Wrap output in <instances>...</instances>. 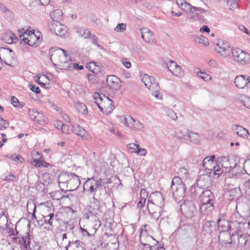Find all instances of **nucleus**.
Listing matches in <instances>:
<instances>
[{
	"instance_id": "nucleus-45",
	"label": "nucleus",
	"mask_w": 250,
	"mask_h": 250,
	"mask_svg": "<svg viewBox=\"0 0 250 250\" xmlns=\"http://www.w3.org/2000/svg\"><path fill=\"white\" fill-rule=\"evenodd\" d=\"M3 176L4 177L3 179L5 181H8L9 182H11L18 180L16 176L13 175L11 172L5 174L3 175Z\"/></svg>"
},
{
	"instance_id": "nucleus-1",
	"label": "nucleus",
	"mask_w": 250,
	"mask_h": 250,
	"mask_svg": "<svg viewBox=\"0 0 250 250\" xmlns=\"http://www.w3.org/2000/svg\"><path fill=\"white\" fill-rule=\"evenodd\" d=\"M214 196L210 190H204L199 196L201 203L200 212L203 215H208L214 209Z\"/></svg>"
},
{
	"instance_id": "nucleus-53",
	"label": "nucleus",
	"mask_w": 250,
	"mask_h": 250,
	"mask_svg": "<svg viewBox=\"0 0 250 250\" xmlns=\"http://www.w3.org/2000/svg\"><path fill=\"white\" fill-rule=\"evenodd\" d=\"M227 3L230 10H234L237 7V0H228Z\"/></svg>"
},
{
	"instance_id": "nucleus-42",
	"label": "nucleus",
	"mask_w": 250,
	"mask_h": 250,
	"mask_svg": "<svg viewBox=\"0 0 250 250\" xmlns=\"http://www.w3.org/2000/svg\"><path fill=\"white\" fill-rule=\"evenodd\" d=\"M76 107L79 112L86 114L88 113L87 107L83 103L78 102L76 104Z\"/></svg>"
},
{
	"instance_id": "nucleus-7",
	"label": "nucleus",
	"mask_w": 250,
	"mask_h": 250,
	"mask_svg": "<svg viewBox=\"0 0 250 250\" xmlns=\"http://www.w3.org/2000/svg\"><path fill=\"white\" fill-rule=\"evenodd\" d=\"M0 60L7 65L14 66L16 62L15 52L11 49L0 48Z\"/></svg>"
},
{
	"instance_id": "nucleus-47",
	"label": "nucleus",
	"mask_w": 250,
	"mask_h": 250,
	"mask_svg": "<svg viewBox=\"0 0 250 250\" xmlns=\"http://www.w3.org/2000/svg\"><path fill=\"white\" fill-rule=\"evenodd\" d=\"M8 220L7 216L3 213L0 214V228L7 226Z\"/></svg>"
},
{
	"instance_id": "nucleus-34",
	"label": "nucleus",
	"mask_w": 250,
	"mask_h": 250,
	"mask_svg": "<svg viewBox=\"0 0 250 250\" xmlns=\"http://www.w3.org/2000/svg\"><path fill=\"white\" fill-rule=\"evenodd\" d=\"M237 225V230H241L242 232H245L248 235H250V222L241 223H235Z\"/></svg>"
},
{
	"instance_id": "nucleus-50",
	"label": "nucleus",
	"mask_w": 250,
	"mask_h": 250,
	"mask_svg": "<svg viewBox=\"0 0 250 250\" xmlns=\"http://www.w3.org/2000/svg\"><path fill=\"white\" fill-rule=\"evenodd\" d=\"M43 160L41 158L38 159H34L31 162V164L33 165L34 166L38 167H42Z\"/></svg>"
},
{
	"instance_id": "nucleus-33",
	"label": "nucleus",
	"mask_w": 250,
	"mask_h": 250,
	"mask_svg": "<svg viewBox=\"0 0 250 250\" xmlns=\"http://www.w3.org/2000/svg\"><path fill=\"white\" fill-rule=\"evenodd\" d=\"M233 131L239 136L244 138H247L249 135L248 130L240 125H236Z\"/></svg>"
},
{
	"instance_id": "nucleus-16",
	"label": "nucleus",
	"mask_w": 250,
	"mask_h": 250,
	"mask_svg": "<svg viewBox=\"0 0 250 250\" xmlns=\"http://www.w3.org/2000/svg\"><path fill=\"white\" fill-rule=\"evenodd\" d=\"M163 206L147 203V208L150 216L156 220L159 219L163 211Z\"/></svg>"
},
{
	"instance_id": "nucleus-46",
	"label": "nucleus",
	"mask_w": 250,
	"mask_h": 250,
	"mask_svg": "<svg viewBox=\"0 0 250 250\" xmlns=\"http://www.w3.org/2000/svg\"><path fill=\"white\" fill-rule=\"evenodd\" d=\"M126 27L125 23H119L114 28V31L117 33H122L126 30Z\"/></svg>"
},
{
	"instance_id": "nucleus-11",
	"label": "nucleus",
	"mask_w": 250,
	"mask_h": 250,
	"mask_svg": "<svg viewBox=\"0 0 250 250\" xmlns=\"http://www.w3.org/2000/svg\"><path fill=\"white\" fill-rule=\"evenodd\" d=\"M230 238L231 241L229 242V244L234 243L242 247L245 246L248 241L244 232L237 230V229L230 234Z\"/></svg>"
},
{
	"instance_id": "nucleus-57",
	"label": "nucleus",
	"mask_w": 250,
	"mask_h": 250,
	"mask_svg": "<svg viewBox=\"0 0 250 250\" xmlns=\"http://www.w3.org/2000/svg\"><path fill=\"white\" fill-rule=\"evenodd\" d=\"M63 133H65L66 134H70L71 131H72V129L69 126V125L67 124H64L63 126H62V130Z\"/></svg>"
},
{
	"instance_id": "nucleus-60",
	"label": "nucleus",
	"mask_w": 250,
	"mask_h": 250,
	"mask_svg": "<svg viewBox=\"0 0 250 250\" xmlns=\"http://www.w3.org/2000/svg\"><path fill=\"white\" fill-rule=\"evenodd\" d=\"M122 63H123V64L127 68H130L131 66V62H130V61L126 59V58H124V59H122Z\"/></svg>"
},
{
	"instance_id": "nucleus-55",
	"label": "nucleus",
	"mask_w": 250,
	"mask_h": 250,
	"mask_svg": "<svg viewBox=\"0 0 250 250\" xmlns=\"http://www.w3.org/2000/svg\"><path fill=\"white\" fill-rule=\"evenodd\" d=\"M167 116H169L171 119L174 120L177 119V116L176 114L172 109H168L167 110Z\"/></svg>"
},
{
	"instance_id": "nucleus-44",
	"label": "nucleus",
	"mask_w": 250,
	"mask_h": 250,
	"mask_svg": "<svg viewBox=\"0 0 250 250\" xmlns=\"http://www.w3.org/2000/svg\"><path fill=\"white\" fill-rule=\"evenodd\" d=\"M54 217V213H50L47 215L43 216V219H44V223L51 226L52 225Z\"/></svg>"
},
{
	"instance_id": "nucleus-3",
	"label": "nucleus",
	"mask_w": 250,
	"mask_h": 250,
	"mask_svg": "<svg viewBox=\"0 0 250 250\" xmlns=\"http://www.w3.org/2000/svg\"><path fill=\"white\" fill-rule=\"evenodd\" d=\"M214 155L205 158L202 162V167L207 169V173L210 174L213 178L217 179L223 172L224 170L221 169L220 164L214 165Z\"/></svg>"
},
{
	"instance_id": "nucleus-28",
	"label": "nucleus",
	"mask_w": 250,
	"mask_h": 250,
	"mask_svg": "<svg viewBox=\"0 0 250 250\" xmlns=\"http://www.w3.org/2000/svg\"><path fill=\"white\" fill-rule=\"evenodd\" d=\"M69 249L70 250H85L84 244L80 240L75 241H69L68 245L66 246V249Z\"/></svg>"
},
{
	"instance_id": "nucleus-5",
	"label": "nucleus",
	"mask_w": 250,
	"mask_h": 250,
	"mask_svg": "<svg viewBox=\"0 0 250 250\" xmlns=\"http://www.w3.org/2000/svg\"><path fill=\"white\" fill-rule=\"evenodd\" d=\"M111 183V181L109 179H96L93 177L88 178L84 184V186L88 187L89 190L91 193H93L95 195V192L98 188L104 186L105 188V185Z\"/></svg>"
},
{
	"instance_id": "nucleus-54",
	"label": "nucleus",
	"mask_w": 250,
	"mask_h": 250,
	"mask_svg": "<svg viewBox=\"0 0 250 250\" xmlns=\"http://www.w3.org/2000/svg\"><path fill=\"white\" fill-rule=\"evenodd\" d=\"M39 112L34 110V109H29L28 111V115L30 118L35 121L36 119L37 114L39 113Z\"/></svg>"
},
{
	"instance_id": "nucleus-61",
	"label": "nucleus",
	"mask_w": 250,
	"mask_h": 250,
	"mask_svg": "<svg viewBox=\"0 0 250 250\" xmlns=\"http://www.w3.org/2000/svg\"><path fill=\"white\" fill-rule=\"evenodd\" d=\"M96 65L95 62H90L87 64V67L91 72L95 73L94 70L96 69Z\"/></svg>"
},
{
	"instance_id": "nucleus-39",
	"label": "nucleus",
	"mask_w": 250,
	"mask_h": 250,
	"mask_svg": "<svg viewBox=\"0 0 250 250\" xmlns=\"http://www.w3.org/2000/svg\"><path fill=\"white\" fill-rule=\"evenodd\" d=\"M35 121L40 125H43L47 123V119L42 113L39 112Z\"/></svg>"
},
{
	"instance_id": "nucleus-26",
	"label": "nucleus",
	"mask_w": 250,
	"mask_h": 250,
	"mask_svg": "<svg viewBox=\"0 0 250 250\" xmlns=\"http://www.w3.org/2000/svg\"><path fill=\"white\" fill-rule=\"evenodd\" d=\"M219 164L220 165V167L224 170L223 172H229L236 166V163L234 164L233 166L230 165L228 158L226 157H223Z\"/></svg>"
},
{
	"instance_id": "nucleus-37",
	"label": "nucleus",
	"mask_w": 250,
	"mask_h": 250,
	"mask_svg": "<svg viewBox=\"0 0 250 250\" xmlns=\"http://www.w3.org/2000/svg\"><path fill=\"white\" fill-rule=\"evenodd\" d=\"M72 131L76 134L81 137H85L87 134V131L78 125L73 126Z\"/></svg>"
},
{
	"instance_id": "nucleus-51",
	"label": "nucleus",
	"mask_w": 250,
	"mask_h": 250,
	"mask_svg": "<svg viewBox=\"0 0 250 250\" xmlns=\"http://www.w3.org/2000/svg\"><path fill=\"white\" fill-rule=\"evenodd\" d=\"M197 75L205 81H208L211 79L210 76L205 72L199 71L197 73Z\"/></svg>"
},
{
	"instance_id": "nucleus-29",
	"label": "nucleus",
	"mask_w": 250,
	"mask_h": 250,
	"mask_svg": "<svg viewBox=\"0 0 250 250\" xmlns=\"http://www.w3.org/2000/svg\"><path fill=\"white\" fill-rule=\"evenodd\" d=\"M2 40L4 42L8 44L16 43L18 41V38L11 31L6 32L3 35Z\"/></svg>"
},
{
	"instance_id": "nucleus-19",
	"label": "nucleus",
	"mask_w": 250,
	"mask_h": 250,
	"mask_svg": "<svg viewBox=\"0 0 250 250\" xmlns=\"http://www.w3.org/2000/svg\"><path fill=\"white\" fill-rule=\"evenodd\" d=\"M164 199L162 194L158 191L150 194L147 200V203H151L157 206H164Z\"/></svg>"
},
{
	"instance_id": "nucleus-24",
	"label": "nucleus",
	"mask_w": 250,
	"mask_h": 250,
	"mask_svg": "<svg viewBox=\"0 0 250 250\" xmlns=\"http://www.w3.org/2000/svg\"><path fill=\"white\" fill-rule=\"evenodd\" d=\"M85 217L86 219L89 220L92 223L93 225V232L95 233L101 226V222L99 217L97 215H90L89 214H85Z\"/></svg>"
},
{
	"instance_id": "nucleus-48",
	"label": "nucleus",
	"mask_w": 250,
	"mask_h": 250,
	"mask_svg": "<svg viewBox=\"0 0 250 250\" xmlns=\"http://www.w3.org/2000/svg\"><path fill=\"white\" fill-rule=\"evenodd\" d=\"M173 75L177 77H182L184 75V72L182 70L180 66L178 65L175 68V70L172 73Z\"/></svg>"
},
{
	"instance_id": "nucleus-18",
	"label": "nucleus",
	"mask_w": 250,
	"mask_h": 250,
	"mask_svg": "<svg viewBox=\"0 0 250 250\" xmlns=\"http://www.w3.org/2000/svg\"><path fill=\"white\" fill-rule=\"evenodd\" d=\"M234 83L238 88L250 87V77L243 75L238 76L234 80Z\"/></svg>"
},
{
	"instance_id": "nucleus-9",
	"label": "nucleus",
	"mask_w": 250,
	"mask_h": 250,
	"mask_svg": "<svg viewBox=\"0 0 250 250\" xmlns=\"http://www.w3.org/2000/svg\"><path fill=\"white\" fill-rule=\"evenodd\" d=\"M232 55L234 60L240 64L245 65L248 64L250 61L249 54L240 48L234 49Z\"/></svg>"
},
{
	"instance_id": "nucleus-27",
	"label": "nucleus",
	"mask_w": 250,
	"mask_h": 250,
	"mask_svg": "<svg viewBox=\"0 0 250 250\" xmlns=\"http://www.w3.org/2000/svg\"><path fill=\"white\" fill-rule=\"evenodd\" d=\"M71 60L66 53L64 55V58L61 60V62L59 63L58 68L61 70H69L71 68Z\"/></svg>"
},
{
	"instance_id": "nucleus-41",
	"label": "nucleus",
	"mask_w": 250,
	"mask_h": 250,
	"mask_svg": "<svg viewBox=\"0 0 250 250\" xmlns=\"http://www.w3.org/2000/svg\"><path fill=\"white\" fill-rule=\"evenodd\" d=\"M195 42L204 46H207L209 44L208 39L203 36L196 37L195 39Z\"/></svg>"
},
{
	"instance_id": "nucleus-62",
	"label": "nucleus",
	"mask_w": 250,
	"mask_h": 250,
	"mask_svg": "<svg viewBox=\"0 0 250 250\" xmlns=\"http://www.w3.org/2000/svg\"><path fill=\"white\" fill-rule=\"evenodd\" d=\"M148 197V193L145 189H141L140 191V199L146 200Z\"/></svg>"
},
{
	"instance_id": "nucleus-2",
	"label": "nucleus",
	"mask_w": 250,
	"mask_h": 250,
	"mask_svg": "<svg viewBox=\"0 0 250 250\" xmlns=\"http://www.w3.org/2000/svg\"><path fill=\"white\" fill-rule=\"evenodd\" d=\"M93 98L95 100V103L103 113L108 114L112 112L113 109L114 103L108 97L96 93L94 95Z\"/></svg>"
},
{
	"instance_id": "nucleus-63",
	"label": "nucleus",
	"mask_w": 250,
	"mask_h": 250,
	"mask_svg": "<svg viewBox=\"0 0 250 250\" xmlns=\"http://www.w3.org/2000/svg\"><path fill=\"white\" fill-rule=\"evenodd\" d=\"M243 102L244 106L247 108L250 109V98H246Z\"/></svg>"
},
{
	"instance_id": "nucleus-32",
	"label": "nucleus",
	"mask_w": 250,
	"mask_h": 250,
	"mask_svg": "<svg viewBox=\"0 0 250 250\" xmlns=\"http://www.w3.org/2000/svg\"><path fill=\"white\" fill-rule=\"evenodd\" d=\"M74 29L79 36L84 39L88 38L90 35V32L83 27L76 26Z\"/></svg>"
},
{
	"instance_id": "nucleus-43",
	"label": "nucleus",
	"mask_w": 250,
	"mask_h": 250,
	"mask_svg": "<svg viewBox=\"0 0 250 250\" xmlns=\"http://www.w3.org/2000/svg\"><path fill=\"white\" fill-rule=\"evenodd\" d=\"M71 173H64L61 175L59 177V183H66V185L67 184L69 179L70 176V174H71Z\"/></svg>"
},
{
	"instance_id": "nucleus-14",
	"label": "nucleus",
	"mask_w": 250,
	"mask_h": 250,
	"mask_svg": "<svg viewBox=\"0 0 250 250\" xmlns=\"http://www.w3.org/2000/svg\"><path fill=\"white\" fill-rule=\"evenodd\" d=\"M50 30L61 37H65L67 35V27L59 21H52L50 25Z\"/></svg>"
},
{
	"instance_id": "nucleus-30",
	"label": "nucleus",
	"mask_w": 250,
	"mask_h": 250,
	"mask_svg": "<svg viewBox=\"0 0 250 250\" xmlns=\"http://www.w3.org/2000/svg\"><path fill=\"white\" fill-rule=\"evenodd\" d=\"M215 50L224 57H229L232 54L233 50L229 46L222 48H215Z\"/></svg>"
},
{
	"instance_id": "nucleus-8",
	"label": "nucleus",
	"mask_w": 250,
	"mask_h": 250,
	"mask_svg": "<svg viewBox=\"0 0 250 250\" xmlns=\"http://www.w3.org/2000/svg\"><path fill=\"white\" fill-rule=\"evenodd\" d=\"M121 122L131 130L136 131H144V125L140 121L134 120L130 116H126L121 118Z\"/></svg>"
},
{
	"instance_id": "nucleus-4",
	"label": "nucleus",
	"mask_w": 250,
	"mask_h": 250,
	"mask_svg": "<svg viewBox=\"0 0 250 250\" xmlns=\"http://www.w3.org/2000/svg\"><path fill=\"white\" fill-rule=\"evenodd\" d=\"M171 189L175 200L178 202L185 196L186 187L179 177H174L171 182Z\"/></svg>"
},
{
	"instance_id": "nucleus-36",
	"label": "nucleus",
	"mask_w": 250,
	"mask_h": 250,
	"mask_svg": "<svg viewBox=\"0 0 250 250\" xmlns=\"http://www.w3.org/2000/svg\"><path fill=\"white\" fill-rule=\"evenodd\" d=\"M63 13L61 9H56L50 14V16L53 21L62 20V19Z\"/></svg>"
},
{
	"instance_id": "nucleus-10",
	"label": "nucleus",
	"mask_w": 250,
	"mask_h": 250,
	"mask_svg": "<svg viewBox=\"0 0 250 250\" xmlns=\"http://www.w3.org/2000/svg\"><path fill=\"white\" fill-rule=\"evenodd\" d=\"M181 211L187 217H192L195 215L197 208L195 203L192 201H186L181 205Z\"/></svg>"
},
{
	"instance_id": "nucleus-58",
	"label": "nucleus",
	"mask_w": 250,
	"mask_h": 250,
	"mask_svg": "<svg viewBox=\"0 0 250 250\" xmlns=\"http://www.w3.org/2000/svg\"><path fill=\"white\" fill-rule=\"evenodd\" d=\"M225 46H229V43L226 41L220 40L218 42L215 48H222Z\"/></svg>"
},
{
	"instance_id": "nucleus-40",
	"label": "nucleus",
	"mask_w": 250,
	"mask_h": 250,
	"mask_svg": "<svg viewBox=\"0 0 250 250\" xmlns=\"http://www.w3.org/2000/svg\"><path fill=\"white\" fill-rule=\"evenodd\" d=\"M140 145L138 141H136L134 143H130L127 146V149L131 153H137Z\"/></svg>"
},
{
	"instance_id": "nucleus-23",
	"label": "nucleus",
	"mask_w": 250,
	"mask_h": 250,
	"mask_svg": "<svg viewBox=\"0 0 250 250\" xmlns=\"http://www.w3.org/2000/svg\"><path fill=\"white\" fill-rule=\"evenodd\" d=\"M100 209V202L94 196L93 197L92 201L89 206V211L87 214L98 215V211Z\"/></svg>"
},
{
	"instance_id": "nucleus-59",
	"label": "nucleus",
	"mask_w": 250,
	"mask_h": 250,
	"mask_svg": "<svg viewBox=\"0 0 250 250\" xmlns=\"http://www.w3.org/2000/svg\"><path fill=\"white\" fill-rule=\"evenodd\" d=\"M238 28L239 29V30L240 31L246 33L247 35H248V36H249L250 37V32L249 31L248 29H247L244 25H239L238 26Z\"/></svg>"
},
{
	"instance_id": "nucleus-21",
	"label": "nucleus",
	"mask_w": 250,
	"mask_h": 250,
	"mask_svg": "<svg viewBox=\"0 0 250 250\" xmlns=\"http://www.w3.org/2000/svg\"><path fill=\"white\" fill-rule=\"evenodd\" d=\"M70 176L66 187L68 190L73 191L79 187L81 182L79 176L75 174L71 173Z\"/></svg>"
},
{
	"instance_id": "nucleus-64",
	"label": "nucleus",
	"mask_w": 250,
	"mask_h": 250,
	"mask_svg": "<svg viewBox=\"0 0 250 250\" xmlns=\"http://www.w3.org/2000/svg\"><path fill=\"white\" fill-rule=\"evenodd\" d=\"M244 166L250 173V160H246L244 162Z\"/></svg>"
},
{
	"instance_id": "nucleus-20",
	"label": "nucleus",
	"mask_w": 250,
	"mask_h": 250,
	"mask_svg": "<svg viewBox=\"0 0 250 250\" xmlns=\"http://www.w3.org/2000/svg\"><path fill=\"white\" fill-rule=\"evenodd\" d=\"M107 86L113 90H117L121 87V81L114 75H109L106 78Z\"/></svg>"
},
{
	"instance_id": "nucleus-15",
	"label": "nucleus",
	"mask_w": 250,
	"mask_h": 250,
	"mask_svg": "<svg viewBox=\"0 0 250 250\" xmlns=\"http://www.w3.org/2000/svg\"><path fill=\"white\" fill-rule=\"evenodd\" d=\"M235 223H237L236 222H230L228 220L221 218H219L217 222V224L219 228H220L221 230L223 231H234L237 228V225L234 224Z\"/></svg>"
},
{
	"instance_id": "nucleus-13",
	"label": "nucleus",
	"mask_w": 250,
	"mask_h": 250,
	"mask_svg": "<svg viewBox=\"0 0 250 250\" xmlns=\"http://www.w3.org/2000/svg\"><path fill=\"white\" fill-rule=\"evenodd\" d=\"M142 81L148 89L152 91L156 92L159 90V84L153 76L145 74L142 77Z\"/></svg>"
},
{
	"instance_id": "nucleus-25",
	"label": "nucleus",
	"mask_w": 250,
	"mask_h": 250,
	"mask_svg": "<svg viewBox=\"0 0 250 250\" xmlns=\"http://www.w3.org/2000/svg\"><path fill=\"white\" fill-rule=\"evenodd\" d=\"M209 178L207 175H200L197 179L196 185L201 188H208L209 185Z\"/></svg>"
},
{
	"instance_id": "nucleus-49",
	"label": "nucleus",
	"mask_w": 250,
	"mask_h": 250,
	"mask_svg": "<svg viewBox=\"0 0 250 250\" xmlns=\"http://www.w3.org/2000/svg\"><path fill=\"white\" fill-rule=\"evenodd\" d=\"M178 65L177 64V63L173 61H170L167 64V67L168 70L172 73L174 70H175V68L177 67V66Z\"/></svg>"
},
{
	"instance_id": "nucleus-22",
	"label": "nucleus",
	"mask_w": 250,
	"mask_h": 250,
	"mask_svg": "<svg viewBox=\"0 0 250 250\" xmlns=\"http://www.w3.org/2000/svg\"><path fill=\"white\" fill-rule=\"evenodd\" d=\"M141 37L145 42L153 44L156 42L153 33L147 28H142L140 29Z\"/></svg>"
},
{
	"instance_id": "nucleus-56",
	"label": "nucleus",
	"mask_w": 250,
	"mask_h": 250,
	"mask_svg": "<svg viewBox=\"0 0 250 250\" xmlns=\"http://www.w3.org/2000/svg\"><path fill=\"white\" fill-rule=\"evenodd\" d=\"M28 87L31 90L35 92L36 94H39L41 92L40 88L35 84L32 83L29 84Z\"/></svg>"
},
{
	"instance_id": "nucleus-38",
	"label": "nucleus",
	"mask_w": 250,
	"mask_h": 250,
	"mask_svg": "<svg viewBox=\"0 0 250 250\" xmlns=\"http://www.w3.org/2000/svg\"><path fill=\"white\" fill-rule=\"evenodd\" d=\"M179 176L178 177L175 176V177H179L182 181V179H186L188 176V170L184 167H181L178 169L177 172Z\"/></svg>"
},
{
	"instance_id": "nucleus-12",
	"label": "nucleus",
	"mask_w": 250,
	"mask_h": 250,
	"mask_svg": "<svg viewBox=\"0 0 250 250\" xmlns=\"http://www.w3.org/2000/svg\"><path fill=\"white\" fill-rule=\"evenodd\" d=\"M51 54L50 59L54 65L59 66V63L62 59L64 58L66 51L60 48H52L49 51Z\"/></svg>"
},
{
	"instance_id": "nucleus-52",
	"label": "nucleus",
	"mask_w": 250,
	"mask_h": 250,
	"mask_svg": "<svg viewBox=\"0 0 250 250\" xmlns=\"http://www.w3.org/2000/svg\"><path fill=\"white\" fill-rule=\"evenodd\" d=\"M9 123L2 118H0V130L5 129L8 127Z\"/></svg>"
},
{
	"instance_id": "nucleus-6",
	"label": "nucleus",
	"mask_w": 250,
	"mask_h": 250,
	"mask_svg": "<svg viewBox=\"0 0 250 250\" xmlns=\"http://www.w3.org/2000/svg\"><path fill=\"white\" fill-rule=\"evenodd\" d=\"M177 3L186 12L195 14L196 16L198 17V19L199 20L202 19V15L206 12L204 9L200 7L193 6L184 0H177Z\"/></svg>"
},
{
	"instance_id": "nucleus-31",
	"label": "nucleus",
	"mask_w": 250,
	"mask_h": 250,
	"mask_svg": "<svg viewBox=\"0 0 250 250\" xmlns=\"http://www.w3.org/2000/svg\"><path fill=\"white\" fill-rule=\"evenodd\" d=\"M13 242L23 244L24 247L26 249H27L28 247L29 249H31L30 246V236L28 233L26 234L25 237H22V238L14 237L13 238Z\"/></svg>"
},
{
	"instance_id": "nucleus-17",
	"label": "nucleus",
	"mask_w": 250,
	"mask_h": 250,
	"mask_svg": "<svg viewBox=\"0 0 250 250\" xmlns=\"http://www.w3.org/2000/svg\"><path fill=\"white\" fill-rule=\"evenodd\" d=\"M140 241L142 245L148 246L150 250H152V249L154 248L152 245H155V242L157 243L152 236L148 235L146 231H142L140 233Z\"/></svg>"
},
{
	"instance_id": "nucleus-35",
	"label": "nucleus",
	"mask_w": 250,
	"mask_h": 250,
	"mask_svg": "<svg viewBox=\"0 0 250 250\" xmlns=\"http://www.w3.org/2000/svg\"><path fill=\"white\" fill-rule=\"evenodd\" d=\"M186 134L191 143L197 145L200 144V137L197 133L188 131Z\"/></svg>"
}]
</instances>
